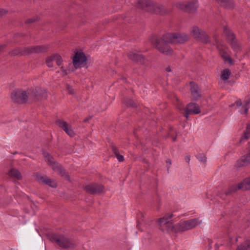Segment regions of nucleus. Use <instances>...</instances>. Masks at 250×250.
I'll list each match as a JSON object with an SVG mask.
<instances>
[{
	"instance_id": "f257e3e1",
	"label": "nucleus",
	"mask_w": 250,
	"mask_h": 250,
	"mask_svg": "<svg viewBox=\"0 0 250 250\" xmlns=\"http://www.w3.org/2000/svg\"><path fill=\"white\" fill-rule=\"evenodd\" d=\"M188 39V36L184 33H167L160 39H152L151 42L160 52L166 55H170L172 53V50L168 45V43H182L187 41Z\"/></svg>"
},
{
	"instance_id": "f03ea898",
	"label": "nucleus",
	"mask_w": 250,
	"mask_h": 250,
	"mask_svg": "<svg viewBox=\"0 0 250 250\" xmlns=\"http://www.w3.org/2000/svg\"><path fill=\"white\" fill-rule=\"evenodd\" d=\"M136 7L156 14H163L165 11L163 6L150 0H139L136 3Z\"/></svg>"
},
{
	"instance_id": "7ed1b4c3",
	"label": "nucleus",
	"mask_w": 250,
	"mask_h": 250,
	"mask_svg": "<svg viewBox=\"0 0 250 250\" xmlns=\"http://www.w3.org/2000/svg\"><path fill=\"white\" fill-rule=\"evenodd\" d=\"M198 223H200L197 219L194 218L186 221H183L177 224L175 227L171 228L173 230V232L186 231L194 228L197 225Z\"/></svg>"
},
{
	"instance_id": "20e7f679",
	"label": "nucleus",
	"mask_w": 250,
	"mask_h": 250,
	"mask_svg": "<svg viewBox=\"0 0 250 250\" xmlns=\"http://www.w3.org/2000/svg\"><path fill=\"white\" fill-rule=\"evenodd\" d=\"M48 47L46 45H38L25 48L23 51L21 49H16L12 52V54L17 55L23 54L39 53L46 51Z\"/></svg>"
},
{
	"instance_id": "39448f33",
	"label": "nucleus",
	"mask_w": 250,
	"mask_h": 250,
	"mask_svg": "<svg viewBox=\"0 0 250 250\" xmlns=\"http://www.w3.org/2000/svg\"><path fill=\"white\" fill-rule=\"evenodd\" d=\"M50 240L63 248H73L76 246L71 240L62 235H53L50 237Z\"/></svg>"
},
{
	"instance_id": "423d86ee",
	"label": "nucleus",
	"mask_w": 250,
	"mask_h": 250,
	"mask_svg": "<svg viewBox=\"0 0 250 250\" xmlns=\"http://www.w3.org/2000/svg\"><path fill=\"white\" fill-rule=\"evenodd\" d=\"M29 96L28 90L25 91L21 89L16 90L12 93L11 98L15 102L23 104L25 103Z\"/></svg>"
},
{
	"instance_id": "0eeeda50",
	"label": "nucleus",
	"mask_w": 250,
	"mask_h": 250,
	"mask_svg": "<svg viewBox=\"0 0 250 250\" xmlns=\"http://www.w3.org/2000/svg\"><path fill=\"white\" fill-rule=\"evenodd\" d=\"M191 34L194 38L203 42L208 43L210 41L209 38L206 32L198 27H193L191 31Z\"/></svg>"
},
{
	"instance_id": "6e6552de",
	"label": "nucleus",
	"mask_w": 250,
	"mask_h": 250,
	"mask_svg": "<svg viewBox=\"0 0 250 250\" xmlns=\"http://www.w3.org/2000/svg\"><path fill=\"white\" fill-rule=\"evenodd\" d=\"M224 34L230 43L232 48L236 51L239 50L240 46L233 33L227 27L224 28Z\"/></svg>"
},
{
	"instance_id": "1a4fd4ad",
	"label": "nucleus",
	"mask_w": 250,
	"mask_h": 250,
	"mask_svg": "<svg viewBox=\"0 0 250 250\" xmlns=\"http://www.w3.org/2000/svg\"><path fill=\"white\" fill-rule=\"evenodd\" d=\"M86 61V57L83 52H77L73 57V63L75 68L77 69L84 66Z\"/></svg>"
},
{
	"instance_id": "9d476101",
	"label": "nucleus",
	"mask_w": 250,
	"mask_h": 250,
	"mask_svg": "<svg viewBox=\"0 0 250 250\" xmlns=\"http://www.w3.org/2000/svg\"><path fill=\"white\" fill-rule=\"evenodd\" d=\"M176 6L183 10L192 12L196 10L198 4L196 1L187 2H180L176 4Z\"/></svg>"
},
{
	"instance_id": "9b49d317",
	"label": "nucleus",
	"mask_w": 250,
	"mask_h": 250,
	"mask_svg": "<svg viewBox=\"0 0 250 250\" xmlns=\"http://www.w3.org/2000/svg\"><path fill=\"white\" fill-rule=\"evenodd\" d=\"M201 112L199 106L196 103H189L185 108V115L187 119H188V115L191 114H197Z\"/></svg>"
},
{
	"instance_id": "f8f14e48",
	"label": "nucleus",
	"mask_w": 250,
	"mask_h": 250,
	"mask_svg": "<svg viewBox=\"0 0 250 250\" xmlns=\"http://www.w3.org/2000/svg\"><path fill=\"white\" fill-rule=\"evenodd\" d=\"M56 124L61 128H62L65 133L70 137H73L75 135V133L71 128V126L64 120L58 119L56 121Z\"/></svg>"
},
{
	"instance_id": "ddd939ff",
	"label": "nucleus",
	"mask_w": 250,
	"mask_h": 250,
	"mask_svg": "<svg viewBox=\"0 0 250 250\" xmlns=\"http://www.w3.org/2000/svg\"><path fill=\"white\" fill-rule=\"evenodd\" d=\"M28 94H29V97L31 98H46L47 97L46 90L40 87H37L35 90L34 89L28 90Z\"/></svg>"
},
{
	"instance_id": "4468645a",
	"label": "nucleus",
	"mask_w": 250,
	"mask_h": 250,
	"mask_svg": "<svg viewBox=\"0 0 250 250\" xmlns=\"http://www.w3.org/2000/svg\"><path fill=\"white\" fill-rule=\"evenodd\" d=\"M84 190L90 193H99L103 191V187L101 185L92 184L85 186Z\"/></svg>"
},
{
	"instance_id": "2eb2a0df",
	"label": "nucleus",
	"mask_w": 250,
	"mask_h": 250,
	"mask_svg": "<svg viewBox=\"0 0 250 250\" xmlns=\"http://www.w3.org/2000/svg\"><path fill=\"white\" fill-rule=\"evenodd\" d=\"M159 225L163 229H166L167 231L173 232V230L171 229L172 227H175L173 223L168 220L167 217L165 216L159 219Z\"/></svg>"
},
{
	"instance_id": "dca6fc26",
	"label": "nucleus",
	"mask_w": 250,
	"mask_h": 250,
	"mask_svg": "<svg viewBox=\"0 0 250 250\" xmlns=\"http://www.w3.org/2000/svg\"><path fill=\"white\" fill-rule=\"evenodd\" d=\"M250 104V102L249 101H245L243 103L241 102V100H239L235 102V104L238 107L239 109V111L241 114H247L248 110L249 109V104Z\"/></svg>"
},
{
	"instance_id": "f3484780",
	"label": "nucleus",
	"mask_w": 250,
	"mask_h": 250,
	"mask_svg": "<svg viewBox=\"0 0 250 250\" xmlns=\"http://www.w3.org/2000/svg\"><path fill=\"white\" fill-rule=\"evenodd\" d=\"M250 164V152L242 157V158L237 161L236 164V167H245Z\"/></svg>"
},
{
	"instance_id": "a211bd4d",
	"label": "nucleus",
	"mask_w": 250,
	"mask_h": 250,
	"mask_svg": "<svg viewBox=\"0 0 250 250\" xmlns=\"http://www.w3.org/2000/svg\"><path fill=\"white\" fill-rule=\"evenodd\" d=\"M190 92L193 98L197 100L200 96V90L198 86L193 83H190Z\"/></svg>"
},
{
	"instance_id": "6ab92c4d",
	"label": "nucleus",
	"mask_w": 250,
	"mask_h": 250,
	"mask_svg": "<svg viewBox=\"0 0 250 250\" xmlns=\"http://www.w3.org/2000/svg\"><path fill=\"white\" fill-rule=\"evenodd\" d=\"M37 180L41 182L44 183L51 187L56 188L57 185L54 181H52L50 179L46 177H43L41 175L37 176Z\"/></svg>"
},
{
	"instance_id": "aec40b11",
	"label": "nucleus",
	"mask_w": 250,
	"mask_h": 250,
	"mask_svg": "<svg viewBox=\"0 0 250 250\" xmlns=\"http://www.w3.org/2000/svg\"><path fill=\"white\" fill-rule=\"evenodd\" d=\"M128 57L130 59L137 62H141L142 60H144V58L142 55L139 53H137L136 52L134 51L129 52L128 54Z\"/></svg>"
},
{
	"instance_id": "412c9836",
	"label": "nucleus",
	"mask_w": 250,
	"mask_h": 250,
	"mask_svg": "<svg viewBox=\"0 0 250 250\" xmlns=\"http://www.w3.org/2000/svg\"><path fill=\"white\" fill-rule=\"evenodd\" d=\"M43 155L45 161L47 163L48 165L50 166L53 168V167H55L58 163L54 161V159L47 152H44Z\"/></svg>"
},
{
	"instance_id": "4be33fe9",
	"label": "nucleus",
	"mask_w": 250,
	"mask_h": 250,
	"mask_svg": "<svg viewBox=\"0 0 250 250\" xmlns=\"http://www.w3.org/2000/svg\"><path fill=\"white\" fill-rule=\"evenodd\" d=\"M8 175L10 177L16 178L18 180H20L22 178V176L20 172L17 169H11L8 172Z\"/></svg>"
},
{
	"instance_id": "5701e85b",
	"label": "nucleus",
	"mask_w": 250,
	"mask_h": 250,
	"mask_svg": "<svg viewBox=\"0 0 250 250\" xmlns=\"http://www.w3.org/2000/svg\"><path fill=\"white\" fill-rule=\"evenodd\" d=\"M53 169L54 171H58L62 176H65L67 180H70L69 176L66 174L65 170L61 165L58 164L55 167H53Z\"/></svg>"
},
{
	"instance_id": "b1692460",
	"label": "nucleus",
	"mask_w": 250,
	"mask_h": 250,
	"mask_svg": "<svg viewBox=\"0 0 250 250\" xmlns=\"http://www.w3.org/2000/svg\"><path fill=\"white\" fill-rule=\"evenodd\" d=\"M239 188H242L243 190L250 189V177L245 179L243 182L239 183Z\"/></svg>"
},
{
	"instance_id": "393cba45",
	"label": "nucleus",
	"mask_w": 250,
	"mask_h": 250,
	"mask_svg": "<svg viewBox=\"0 0 250 250\" xmlns=\"http://www.w3.org/2000/svg\"><path fill=\"white\" fill-rule=\"evenodd\" d=\"M236 250H250V240H246L238 245Z\"/></svg>"
},
{
	"instance_id": "a878e982",
	"label": "nucleus",
	"mask_w": 250,
	"mask_h": 250,
	"mask_svg": "<svg viewBox=\"0 0 250 250\" xmlns=\"http://www.w3.org/2000/svg\"><path fill=\"white\" fill-rule=\"evenodd\" d=\"M239 184L238 185H233L230 186L228 189L225 192V194L226 196L229 195L231 194L232 193L235 192L238 189H242V188H239Z\"/></svg>"
},
{
	"instance_id": "bb28decb",
	"label": "nucleus",
	"mask_w": 250,
	"mask_h": 250,
	"mask_svg": "<svg viewBox=\"0 0 250 250\" xmlns=\"http://www.w3.org/2000/svg\"><path fill=\"white\" fill-rule=\"evenodd\" d=\"M221 4L226 7H231L233 6V2L232 0H217Z\"/></svg>"
},
{
	"instance_id": "cd10ccee",
	"label": "nucleus",
	"mask_w": 250,
	"mask_h": 250,
	"mask_svg": "<svg viewBox=\"0 0 250 250\" xmlns=\"http://www.w3.org/2000/svg\"><path fill=\"white\" fill-rule=\"evenodd\" d=\"M231 75V72L228 69H226L222 71L221 78L223 80H228Z\"/></svg>"
},
{
	"instance_id": "c85d7f7f",
	"label": "nucleus",
	"mask_w": 250,
	"mask_h": 250,
	"mask_svg": "<svg viewBox=\"0 0 250 250\" xmlns=\"http://www.w3.org/2000/svg\"><path fill=\"white\" fill-rule=\"evenodd\" d=\"M220 54L225 61H228L230 63H232V60L230 56L226 52L224 51H220Z\"/></svg>"
},
{
	"instance_id": "c756f323",
	"label": "nucleus",
	"mask_w": 250,
	"mask_h": 250,
	"mask_svg": "<svg viewBox=\"0 0 250 250\" xmlns=\"http://www.w3.org/2000/svg\"><path fill=\"white\" fill-rule=\"evenodd\" d=\"M53 57L56 64L58 66L61 65L63 61L62 57L58 54H53Z\"/></svg>"
},
{
	"instance_id": "7c9ffc66",
	"label": "nucleus",
	"mask_w": 250,
	"mask_h": 250,
	"mask_svg": "<svg viewBox=\"0 0 250 250\" xmlns=\"http://www.w3.org/2000/svg\"><path fill=\"white\" fill-rule=\"evenodd\" d=\"M112 151L115 154L116 158L118 160L119 162H123L124 160V156L122 155H120L119 153L118 150L117 148L113 147L112 148Z\"/></svg>"
},
{
	"instance_id": "2f4dec72",
	"label": "nucleus",
	"mask_w": 250,
	"mask_h": 250,
	"mask_svg": "<svg viewBox=\"0 0 250 250\" xmlns=\"http://www.w3.org/2000/svg\"><path fill=\"white\" fill-rule=\"evenodd\" d=\"M54 61L53 55L48 57L46 58V63L48 67H53V62Z\"/></svg>"
},
{
	"instance_id": "473e14b6",
	"label": "nucleus",
	"mask_w": 250,
	"mask_h": 250,
	"mask_svg": "<svg viewBox=\"0 0 250 250\" xmlns=\"http://www.w3.org/2000/svg\"><path fill=\"white\" fill-rule=\"evenodd\" d=\"M197 158L201 162L205 163L207 161V157L204 154H199L197 156Z\"/></svg>"
},
{
	"instance_id": "72a5a7b5",
	"label": "nucleus",
	"mask_w": 250,
	"mask_h": 250,
	"mask_svg": "<svg viewBox=\"0 0 250 250\" xmlns=\"http://www.w3.org/2000/svg\"><path fill=\"white\" fill-rule=\"evenodd\" d=\"M249 135H250V124L248 125L246 131L244 133L245 139H248L249 137Z\"/></svg>"
},
{
	"instance_id": "f704fd0d",
	"label": "nucleus",
	"mask_w": 250,
	"mask_h": 250,
	"mask_svg": "<svg viewBox=\"0 0 250 250\" xmlns=\"http://www.w3.org/2000/svg\"><path fill=\"white\" fill-rule=\"evenodd\" d=\"M67 90L68 91V92L71 95H73L75 94V91L74 89L70 85L67 86Z\"/></svg>"
},
{
	"instance_id": "c9c22d12",
	"label": "nucleus",
	"mask_w": 250,
	"mask_h": 250,
	"mask_svg": "<svg viewBox=\"0 0 250 250\" xmlns=\"http://www.w3.org/2000/svg\"><path fill=\"white\" fill-rule=\"evenodd\" d=\"M61 70L62 76H65L67 74V70L62 66L61 67Z\"/></svg>"
},
{
	"instance_id": "e433bc0d",
	"label": "nucleus",
	"mask_w": 250,
	"mask_h": 250,
	"mask_svg": "<svg viewBox=\"0 0 250 250\" xmlns=\"http://www.w3.org/2000/svg\"><path fill=\"white\" fill-rule=\"evenodd\" d=\"M7 11L0 9V17L5 15L7 13Z\"/></svg>"
},
{
	"instance_id": "4c0bfd02",
	"label": "nucleus",
	"mask_w": 250,
	"mask_h": 250,
	"mask_svg": "<svg viewBox=\"0 0 250 250\" xmlns=\"http://www.w3.org/2000/svg\"><path fill=\"white\" fill-rule=\"evenodd\" d=\"M166 163H167V165H168L167 166V170H168L169 168V166L171 164V160L168 159V160H167Z\"/></svg>"
},
{
	"instance_id": "58836bf2",
	"label": "nucleus",
	"mask_w": 250,
	"mask_h": 250,
	"mask_svg": "<svg viewBox=\"0 0 250 250\" xmlns=\"http://www.w3.org/2000/svg\"><path fill=\"white\" fill-rule=\"evenodd\" d=\"M185 159L186 162L187 163H188V164H189V163L190 160V157H189V156H186V157H185Z\"/></svg>"
},
{
	"instance_id": "ea45409f",
	"label": "nucleus",
	"mask_w": 250,
	"mask_h": 250,
	"mask_svg": "<svg viewBox=\"0 0 250 250\" xmlns=\"http://www.w3.org/2000/svg\"><path fill=\"white\" fill-rule=\"evenodd\" d=\"M130 102V104H127V106H133L134 105V104L132 103V102H131V101Z\"/></svg>"
},
{
	"instance_id": "a19ab883",
	"label": "nucleus",
	"mask_w": 250,
	"mask_h": 250,
	"mask_svg": "<svg viewBox=\"0 0 250 250\" xmlns=\"http://www.w3.org/2000/svg\"><path fill=\"white\" fill-rule=\"evenodd\" d=\"M34 21V20L33 19H29L27 21V22L28 23H30V22H32Z\"/></svg>"
},
{
	"instance_id": "79ce46f5",
	"label": "nucleus",
	"mask_w": 250,
	"mask_h": 250,
	"mask_svg": "<svg viewBox=\"0 0 250 250\" xmlns=\"http://www.w3.org/2000/svg\"><path fill=\"white\" fill-rule=\"evenodd\" d=\"M4 47H5V45H2L0 46V48H1V47L4 48Z\"/></svg>"
},
{
	"instance_id": "37998d69",
	"label": "nucleus",
	"mask_w": 250,
	"mask_h": 250,
	"mask_svg": "<svg viewBox=\"0 0 250 250\" xmlns=\"http://www.w3.org/2000/svg\"><path fill=\"white\" fill-rule=\"evenodd\" d=\"M176 141V137H173V141Z\"/></svg>"
},
{
	"instance_id": "c03bdc74",
	"label": "nucleus",
	"mask_w": 250,
	"mask_h": 250,
	"mask_svg": "<svg viewBox=\"0 0 250 250\" xmlns=\"http://www.w3.org/2000/svg\"><path fill=\"white\" fill-rule=\"evenodd\" d=\"M171 216H172V215H169V216H168V217H169V218H171Z\"/></svg>"
},
{
	"instance_id": "a18cd8bd",
	"label": "nucleus",
	"mask_w": 250,
	"mask_h": 250,
	"mask_svg": "<svg viewBox=\"0 0 250 250\" xmlns=\"http://www.w3.org/2000/svg\"><path fill=\"white\" fill-rule=\"evenodd\" d=\"M87 121V119H85V120H84V122H86Z\"/></svg>"
},
{
	"instance_id": "49530a36",
	"label": "nucleus",
	"mask_w": 250,
	"mask_h": 250,
	"mask_svg": "<svg viewBox=\"0 0 250 250\" xmlns=\"http://www.w3.org/2000/svg\"><path fill=\"white\" fill-rule=\"evenodd\" d=\"M168 71H171V70H170V69H168Z\"/></svg>"
}]
</instances>
